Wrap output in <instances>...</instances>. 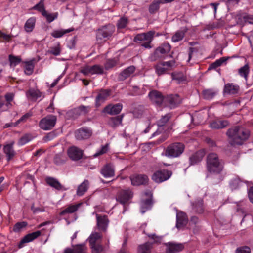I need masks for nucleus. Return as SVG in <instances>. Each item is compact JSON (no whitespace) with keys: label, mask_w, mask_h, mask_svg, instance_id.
I'll list each match as a JSON object with an SVG mask.
<instances>
[{"label":"nucleus","mask_w":253,"mask_h":253,"mask_svg":"<svg viewBox=\"0 0 253 253\" xmlns=\"http://www.w3.org/2000/svg\"><path fill=\"white\" fill-rule=\"evenodd\" d=\"M229 144L232 146L242 145L250 136L249 129L241 126H236L229 128L226 133Z\"/></svg>","instance_id":"f257e3e1"},{"label":"nucleus","mask_w":253,"mask_h":253,"mask_svg":"<svg viewBox=\"0 0 253 253\" xmlns=\"http://www.w3.org/2000/svg\"><path fill=\"white\" fill-rule=\"evenodd\" d=\"M223 169L222 162L216 154L211 153L207 156V169L209 172L218 174L222 171Z\"/></svg>","instance_id":"f03ea898"},{"label":"nucleus","mask_w":253,"mask_h":253,"mask_svg":"<svg viewBox=\"0 0 253 253\" xmlns=\"http://www.w3.org/2000/svg\"><path fill=\"white\" fill-rule=\"evenodd\" d=\"M116 30L115 25L108 24L99 27L96 32V39L98 43H102L109 40Z\"/></svg>","instance_id":"7ed1b4c3"},{"label":"nucleus","mask_w":253,"mask_h":253,"mask_svg":"<svg viewBox=\"0 0 253 253\" xmlns=\"http://www.w3.org/2000/svg\"><path fill=\"white\" fill-rule=\"evenodd\" d=\"M184 148L185 146L182 143H173L167 147L164 155L169 158L178 157L182 154Z\"/></svg>","instance_id":"20e7f679"},{"label":"nucleus","mask_w":253,"mask_h":253,"mask_svg":"<svg viewBox=\"0 0 253 253\" xmlns=\"http://www.w3.org/2000/svg\"><path fill=\"white\" fill-rule=\"evenodd\" d=\"M172 175V171L162 169L155 171L151 176L152 180L157 183H161L168 180Z\"/></svg>","instance_id":"39448f33"},{"label":"nucleus","mask_w":253,"mask_h":253,"mask_svg":"<svg viewBox=\"0 0 253 253\" xmlns=\"http://www.w3.org/2000/svg\"><path fill=\"white\" fill-rule=\"evenodd\" d=\"M56 122V117L55 116H47L40 121L39 126L42 129L45 130H50L54 126Z\"/></svg>","instance_id":"423d86ee"},{"label":"nucleus","mask_w":253,"mask_h":253,"mask_svg":"<svg viewBox=\"0 0 253 253\" xmlns=\"http://www.w3.org/2000/svg\"><path fill=\"white\" fill-rule=\"evenodd\" d=\"M171 46L168 43H164L157 47L153 54L155 60L162 59L165 57L170 50Z\"/></svg>","instance_id":"0eeeda50"},{"label":"nucleus","mask_w":253,"mask_h":253,"mask_svg":"<svg viewBox=\"0 0 253 253\" xmlns=\"http://www.w3.org/2000/svg\"><path fill=\"white\" fill-rule=\"evenodd\" d=\"M88 107L84 105L80 106L68 111L66 113V116L68 118L75 119L81 115H85L88 112Z\"/></svg>","instance_id":"6e6552de"},{"label":"nucleus","mask_w":253,"mask_h":253,"mask_svg":"<svg viewBox=\"0 0 253 253\" xmlns=\"http://www.w3.org/2000/svg\"><path fill=\"white\" fill-rule=\"evenodd\" d=\"M180 103L181 100L178 94H170L165 96L164 104L171 109L175 107Z\"/></svg>","instance_id":"1a4fd4ad"},{"label":"nucleus","mask_w":253,"mask_h":253,"mask_svg":"<svg viewBox=\"0 0 253 253\" xmlns=\"http://www.w3.org/2000/svg\"><path fill=\"white\" fill-rule=\"evenodd\" d=\"M130 178L131 184L134 186L146 185L149 182L148 177L145 174H134Z\"/></svg>","instance_id":"9d476101"},{"label":"nucleus","mask_w":253,"mask_h":253,"mask_svg":"<svg viewBox=\"0 0 253 253\" xmlns=\"http://www.w3.org/2000/svg\"><path fill=\"white\" fill-rule=\"evenodd\" d=\"M69 157L73 161H78L82 158L83 151L76 146L70 147L68 150Z\"/></svg>","instance_id":"9b49d317"},{"label":"nucleus","mask_w":253,"mask_h":253,"mask_svg":"<svg viewBox=\"0 0 253 253\" xmlns=\"http://www.w3.org/2000/svg\"><path fill=\"white\" fill-rule=\"evenodd\" d=\"M92 130L87 127H82L75 132V136L78 140L88 139L92 135Z\"/></svg>","instance_id":"f8f14e48"},{"label":"nucleus","mask_w":253,"mask_h":253,"mask_svg":"<svg viewBox=\"0 0 253 253\" xmlns=\"http://www.w3.org/2000/svg\"><path fill=\"white\" fill-rule=\"evenodd\" d=\"M171 117V115L170 114H167L162 116L161 118L157 122L158 129L153 134L152 136H154L156 135L160 134L164 131L165 128L166 127V126H165V125L169 121Z\"/></svg>","instance_id":"ddd939ff"},{"label":"nucleus","mask_w":253,"mask_h":253,"mask_svg":"<svg viewBox=\"0 0 253 253\" xmlns=\"http://www.w3.org/2000/svg\"><path fill=\"white\" fill-rule=\"evenodd\" d=\"M81 72L85 76H87L89 74H102L103 73V68L97 64H94L91 67L86 66L81 69Z\"/></svg>","instance_id":"4468645a"},{"label":"nucleus","mask_w":253,"mask_h":253,"mask_svg":"<svg viewBox=\"0 0 253 253\" xmlns=\"http://www.w3.org/2000/svg\"><path fill=\"white\" fill-rule=\"evenodd\" d=\"M192 47H190L188 50V59L187 62H189L191 60H196L200 54V48L196 43H189Z\"/></svg>","instance_id":"2eb2a0df"},{"label":"nucleus","mask_w":253,"mask_h":253,"mask_svg":"<svg viewBox=\"0 0 253 253\" xmlns=\"http://www.w3.org/2000/svg\"><path fill=\"white\" fill-rule=\"evenodd\" d=\"M97 226L98 229L105 232L109 222L108 216L106 215L96 214Z\"/></svg>","instance_id":"dca6fc26"},{"label":"nucleus","mask_w":253,"mask_h":253,"mask_svg":"<svg viewBox=\"0 0 253 253\" xmlns=\"http://www.w3.org/2000/svg\"><path fill=\"white\" fill-rule=\"evenodd\" d=\"M149 97L153 103L157 105H161L164 102V98L162 94L157 90H152L149 93Z\"/></svg>","instance_id":"f3484780"},{"label":"nucleus","mask_w":253,"mask_h":253,"mask_svg":"<svg viewBox=\"0 0 253 253\" xmlns=\"http://www.w3.org/2000/svg\"><path fill=\"white\" fill-rule=\"evenodd\" d=\"M132 193L129 190H121L117 195L116 200L122 204H125L131 198Z\"/></svg>","instance_id":"a211bd4d"},{"label":"nucleus","mask_w":253,"mask_h":253,"mask_svg":"<svg viewBox=\"0 0 253 253\" xmlns=\"http://www.w3.org/2000/svg\"><path fill=\"white\" fill-rule=\"evenodd\" d=\"M122 107V104L121 103L109 104L104 108L103 112L111 115H117L121 112Z\"/></svg>","instance_id":"6ab92c4d"},{"label":"nucleus","mask_w":253,"mask_h":253,"mask_svg":"<svg viewBox=\"0 0 253 253\" xmlns=\"http://www.w3.org/2000/svg\"><path fill=\"white\" fill-rule=\"evenodd\" d=\"M41 234V232L39 230L29 233L25 236L20 241L18 244L19 248H21L24 246V244L32 241L38 238Z\"/></svg>","instance_id":"aec40b11"},{"label":"nucleus","mask_w":253,"mask_h":253,"mask_svg":"<svg viewBox=\"0 0 253 253\" xmlns=\"http://www.w3.org/2000/svg\"><path fill=\"white\" fill-rule=\"evenodd\" d=\"M167 253H174L182 251L184 246L182 244L168 242L165 244Z\"/></svg>","instance_id":"412c9836"},{"label":"nucleus","mask_w":253,"mask_h":253,"mask_svg":"<svg viewBox=\"0 0 253 253\" xmlns=\"http://www.w3.org/2000/svg\"><path fill=\"white\" fill-rule=\"evenodd\" d=\"M188 223V217L185 213L179 211L176 214V227L178 229H181L185 227Z\"/></svg>","instance_id":"4be33fe9"},{"label":"nucleus","mask_w":253,"mask_h":253,"mask_svg":"<svg viewBox=\"0 0 253 253\" xmlns=\"http://www.w3.org/2000/svg\"><path fill=\"white\" fill-rule=\"evenodd\" d=\"M110 95V89H101L96 97V106H99L101 103L104 102Z\"/></svg>","instance_id":"5701e85b"},{"label":"nucleus","mask_w":253,"mask_h":253,"mask_svg":"<svg viewBox=\"0 0 253 253\" xmlns=\"http://www.w3.org/2000/svg\"><path fill=\"white\" fill-rule=\"evenodd\" d=\"M86 247L84 244H77L73 246V248H66L63 253H86Z\"/></svg>","instance_id":"b1692460"},{"label":"nucleus","mask_w":253,"mask_h":253,"mask_svg":"<svg viewBox=\"0 0 253 253\" xmlns=\"http://www.w3.org/2000/svg\"><path fill=\"white\" fill-rule=\"evenodd\" d=\"M100 172L106 178L113 177L115 175L114 166L111 163L107 164L101 169Z\"/></svg>","instance_id":"393cba45"},{"label":"nucleus","mask_w":253,"mask_h":253,"mask_svg":"<svg viewBox=\"0 0 253 253\" xmlns=\"http://www.w3.org/2000/svg\"><path fill=\"white\" fill-rule=\"evenodd\" d=\"M154 34V33L152 31L138 34L135 37L134 41L136 42H140L142 41H146V40H152Z\"/></svg>","instance_id":"a878e982"},{"label":"nucleus","mask_w":253,"mask_h":253,"mask_svg":"<svg viewBox=\"0 0 253 253\" xmlns=\"http://www.w3.org/2000/svg\"><path fill=\"white\" fill-rule=\"evenodd\" d=\"M45 181L48 185L58 191L66 190L64 186L61 184L59 181L53 177H47L45 179Z\"/></svg>","instance_id":"bb28decb"},{"label":"nucleus","mask_w":253,"mask_h":253,"mask_svg":"<svg viewBox=\"0 0 253 253\" xmlns=\"http://www.w3.org/2000/svg\"><path fill=\"white\" fill-rule=\"evenodd\" d=\"M205 155L203 150H199L193 154L190 158V165H195L200 162Z\"/></svg>","instance_id":"cd10ccee"},{"label":"nucleus","mask_w":253,"mask_h":253,"mask_svg":"<svg viewBox=\"0 0 253 253\" xmlns=\"http://www.w3.org/2000/svg\"><path fill=\"white\" fill-rule=\"evenodd\" d=\"M173 64H156L155 69L158 75L167 73L168 71L172 69Z\"/></svg>","instance_id":"c85d7f7f"},{"label":"nucleus","mask_w":253,"mask_h":253,"mask_svg":"<svg viewBox=\"0 0 253 253\" xmlns=\"http://www.w3.org/2000/svg\"><path fill=\"white\" fill-rule=\"evenodd\" d=\"M229 124V123L227 120H218L211 122L210 126L213 129H222L228 126Z\"/></svg>","instance_id":"c756f323"},{"label":"nucleus","mask_w":253,"mask_h":253,"mask_svg":"<svg viewBox=\"0 0 253 253\" xmlns=\"http://www.w3.org/2000/svg\"><path fill=\"white\" fill-rule=\"evenodd\" d=\"M161 4H164V0H154L149 5V13L151 14H155L159 10Z\"/></svg>","instance_id":"7c9ffc66"},{"label":"nucleus","mask_w":253,"mask_h":253,"mask_svg":"<svg viewBox=\"0 0 253 253\" xmlns=\"http://www.w3.org/2000/svg\"><path fill=\"white\" fill-rule=\"evenodd\" d=\"M13 144L14 142H12L10 144L4 146L3 152L6 155L8 161H9L15 155V153L13 148Z\"/></svg>","instance_id":"2f4dec72"},{"label":"nucleus","mask_w":253,"mask_h":253,"mask_svg":"<svg viewBox=\"0 0 253 253\" xmlns=\"http://www.w3.org/2000/svg\"><path fill=\"white\" fill-rule=\"evenodd\" d=\"M239 87L233 84H226L224 88V93L230 94H235L238 93Z\"/></svg>","instance_id":"473e14b6"},{"label":"nucleus","mask_w":253,"mask_h":253,"mask_svg":"<svg viewBox=\"0 0 253 253\" xmlns=\"http://www.w3.org/2000/svg\"><path fill=\"white\" fill-rule=\"evenodd\" d=\"M153 205L152 198H148L141 202V212L144 213L147 210L150 209Z\"/></svg>","instance_id":"72a5a7b5"},{"label":"nucleus","mask_w":253,"mask_h":253,"mask_svg":"<svg viewBox=\"0 0 253 253\" xmlns=\"http://www.w3.org/2000/svg\"><path fill=\"white\" fill-rule=\"evenodd\" d=\"M123 115L110 118L108 124L112 127H116L121 124Z\"/></svg>","instance_id":"f704fd0d"},{"label":"nucleus","mask_w":253,"mask_h":253,"mask_svg":"<svg viewBox=\"0 0 253 253\" xmlns=\"http://www.w3.org/2000/svg\"><path fill=\"white\" fill-rule=\"evenodd\" d=\"M216 94L217 91L213 89H204L202 91L204 98L207 100L212 99Z\"/></svg>","instance_id":"c9c22d12"},{"label":"nucleus","mask_w":253,"mask_h":253,"mask_svg":"<svg viewBox=\"0 0 253 253\" xmlns=\"http://www.w3.org/2000/svg\"><path fill=\"white\" fill-rule=\"evenodd\" d=\"M89 185V181L85 180L78 187L77 194L78 196H82L87 191Z\"/></svg>","instance_id":"e433bc0d"},{"label":"nucleus","mask_w":253,"mask_h":253,"mask_svg":"<svg viewBox=\"0 0 253 253\" xmlns=\"http://www.w3.org/2000/svg\"><path fill=\"white\" fill-rule=\"evenodd\" d=\"M193 209L195 211V212L201 214L204 211L203 208V201L202 199H199L193 204Z\"/></svg>","instance_id":"4c0bfd02"},{"label":"nucleus","mask_w":253,"mask_h":253,"mask_svg":"<svg viewBox=\"0 0 253 253\" xmlns=\"http://www.w3.org/2000/svg\"><path fill=\"white\" fill-rule=\"evenodd\" d=\"M36 19L35 17L29 18L26 22L24 26L25 30L27 32H31L35 26Z\"/></svg>","instance_id":"58836bf2"},{"label":"nucleus","mask_w":253,"mask_h":253,"mask_svg":"<svg viewBox=\"0 0 253 253\" xmlns=\"http://www.w3.org/2000/svg\"><path fill=\"white\" fill-rule=\"evenodd\" d=\"M81 204L76 205H70L64 210H63L60 213V215H64L67 213H72L75 212L80 207Z\"/></svg>","instance_id":"ea45409f"},{"label":"nucleus","mask_w":253,"mask_h":253,"mask_svg":"<svg viewBox=\"0 0 253 253\" xmlns=\"http://www.w3.org/2000/svg\"><path fill=\"white\" fill-rule=\"evenodd\" d=\"M152 246V243L149 242L139 246L138 253H150Z\"/></svg>","instance_id":"a19ab883"},{"label":"nucleus","mask_w":253,"mask_h":253,"mask_svg":"<svg viewBox=\"0 0 253 253\" xmlns=\"http://www.w3.org/2000/svg\"><path fill=\"white\" fill-rule=\"evenodd\" d=\"M186 31L180 30L177 31L172 37V41L174 42H179L183 39L184 37Z\"/></svg>","instance_id":"79ce46f5"},{"label":"nucleus","mask_w":253,"mask_h":253,"mask_svg":"<svg viewBox=\"0 0 253 253\" xmlns=\"http://www.w3.org/2000/svg\"><path fill=\"white\" fill-rule=\"evenodd\" d=\"M171 77L173 80H176L178 83H180L186 80V77L182 72L172 73Z\"/></svg>","instance_id":"37998d69"},{"label":"nucleus","mask_w":253,"mask_h":253,"mask_svg":"<svg viewBox=\"0 0 253 253\" xmlns=\"http://www.w3.org/2000/svg\"><path fill=\"white\" fill-rule=\"evenodd\" d=\"M128 23V19L126 17L123 16L120 18L117 21V27L118 29L126 28Z\"/></svg>","instance_id":"c03bdc74"},{"label":"nucleus","mask_w":253,"mask_h":253,"mask_svg":"<svg viewBox=\"0 0 253 253\" xmlns=\"http://www.w3.org/2000/svg\"><path fill=\"white\" fill-rule=\"evenodd\" d=\"M73 30L74 29H68L65 30H54L52 32L51 35L54 38H59L62 37L64 34L73 31Z\"/></svg>","instance_id":"a18cd8bd"},{"label":"nucleus","mask_w":253,"mask_h":253,"mask_svg":"<svg viewBox=\"0 0 253 253\" xmlns=\"http://www.w3.org/2000/svg\"><path fill=\"white\" fill-rule=\"evenodd\" d=\"M250 67L248 64H245V65L240 68L238 70V73L239 75L243 77L246 80L247 79L248 75L249 73Z\"/></svg>","instance_id":"49530a36"},{"label":"nucleus","mask_w":253,"mask_h":253,"mask_svg":"<svg viewBox=\"0 0 253 253\" xmlns=\"http://www.w3.org/2000/svg\"><path fill=\"white\" fill-rule=\"evenodd\" d=\"M42 15L46 18V20L48 23H51L57 18L58 13L57 12L48 13L46 11H44L43 13H42Z\"/></svg>","instance_id":"de8ad7c7"},{"label":"nucleus","mask_w":253,"mask_h":253,"mask_svg":"<svg viewBox=\"0 0 253 253\" xmlns=\"http://www.w3.org/2000/svg\"><path fill=\"white\" fill-rule=\"evenodd\" d=\"M101 237L102 236L99 233L94 232L92 233L88 238V241L90 245L94 244H96L97 241L101 239Z\"/></svg>","instance_id":"09e8293b"},{"label":"nucleus","mask_w":253,"mask_h":253,"mask_svg":"<svg viewBox=\"0 0 253 253\" xmlns=\"http://www.w3.org/2000/svg\"><path fill=\"white\" fill-rule=\"evenodd\" d=\"M33 137L30 134H25L22 136L18 141V144L19 145H23L29 142L33 139Z\"/></svg>","instance_id":"8fccbe9b"},{"label":"nucleus","mask_w":253,"mask_h":253,"mask_svg":"<svg viewBox=\"0 0 253 253\" xmlns=\"http://www.w3.org/2000/svg\"><path fill=\"white\" fill-rule=\"evenodd\" d=\"M28 223L26 221L16 223L13 228V231L15 232H19L23 228L26 227Z\"/></svg>","instance_id":"3c124183"},{"label":"nucleus","mask_w":253,"mask_h":253,"mask_svg":"<svg viewBox=\"0 0 253 253\" xmlns=\"http://www.w3.org/2000/svg\"><path fill=\"white\" fill-rule=\"evenodd\" d=\"M144 111V107L142 105H139L135 107L133 111V114L135 117L139 118L143 114Z\"/></svg>","instance_id":"603ef678"},{"label":"nucleus","mask_w":253,"mask_h":253,"mask_svg":"<svg viewBox=\"0 0 253 253\" xmlns=\"http://www.w3.org/2000/svg\"><path fill=\"white\" fill-rule=\"evenodd\" d=\"M28 96H30L33 99H37L41 96V93L37 90L30 89L27 93Z\"/></svg>","instance_id":"864d4df0"},{"label":"nucleus","mask_w":253,"mask_h":253,"mask_svg":"<svg viewBox=\"0 0 253 253\" xmlns=\"http://www.w3.org/2000/svg\"><path fill=\"white\" fill-rule=\"evenodd\" d=\"M32 9L38 10L41 12L42 14L43 13L44 11H46L44 6V0H41L40 2L36 4L33 8Z\"/></svg>","instance_id":"5fc2aeb1"},{"label":"nucleus","mask_w":253,"mask_h":253,"mask_svg":"<svg viewBox=\"0 0 253 253\" xmlns=\"http://www.w3.org/2000/svg\"><path fill=\"white\" fill-rule=\"evenodd\" d=\"M90 248L92 249V253H100L103 250L102 246L97 243L90 245Z\"/></svg>","instance_id":"6e6d98bb"},{"label":"nucleus","mask_w":253,"mask_h":253,"mask_svg":"<svg viewBox=\"0 0 253 253\" xmlns=\"http://www.w3.org/2000/svg\"><path fill=\"white\" fill-rule=\"evenodd\" d=\"M241 182L240 178L238 177L233 178L230 181V186L232 189H237Z\"/></svg>","instance_id":"4d7b16f0"},{"label":"nucleus","mask_w":253,"mask_h":253,"mask_svg":"<svg viewBox=\"0 0 253 253\" xmlns=\"http://www.w3.org/2000/svg\"><path fill=\"white\" fill-rule=\"evenodd\" d=\"M250 248L247 246H244L238 248L236 250V253H250Z\"/></svg>","instance_id":"13d9d810"},{"label":"nucleus","mask_w":253,"mask_h":253,"mask_svg":"<svg viewBox=\"0 0 253 253\" xmlns=\"http://www.w3.org/2000/svg\"><path fill=\"white\" fill-rule=\"evenodd\" d=\"M49 53L55 56H58L60 54L61 50L59 45L50 47L48 51Z\"/></svg>","instance_id":"bf43d9fd"},{"label":"nucleus","mask_w":253,"mask_h":253,"mask_svg":"<svg viewBox=\"0 0 253 253\" xmlns=\"http://www.w3.org/2000/svg\"><path fill=\"white\" fill-rule=\"evenodd\" d=\"M34 68V64H25L24 67L25 73L28 75L32 74L33 72Z\"/></svg>","instance_id":"052dcab7"},{"label":"nucleus","mask_w":253,"mask_h":253,"mask_svg":"<svg viewBox=\"0 0 253 253\" xmlns=\"http://www.w3.org/2000/svg\"><path fill=\"white\" fill-rule=\"evenodd\" d=\"M9 61L10 63H20L21 59L20 56H15L12 54L9 55Z\"/></svg>","instance_id":"680f3d73"},{"label":"nucleus","mask_w":253,"mask_h":253,"mask_svg":"<svg viewBox=\"0 0 253 253\" xmlns=\"http://www.w3.org/2000/svg\"><path fill=\"white\" fill-rule=\"evenodd\" d=\"M56 137V133L52 131L47 134L43 138L44 142H46L54 139Z\"/></svg>","instance_id":"e2e57ef3"},{"label":"nucleus","mask_w":253,"mask_h":253,"mask_svg":"<svg viewBox=\"0 0 253 253\" xmlns=\"http://www.w3.org/2000/svg\"><path fill=\"white\" fill-rule=\"evenodd\" d=\"M107 147H108V144H107L105 146H103L100 150H99L97 153H95L93 155V157L94 158H96L100 155H103V154L106 153L107 151Z\"/></svg>","instance_id":"0e129e2a"},{"label":"nucleus","mask_w":253,"mask_h":253,"mask_svg":"<svg viewBox=\"0 0 253 253\" xmlns=\"http://www.w3.org/2000/svg\"><path fill=\"white\" fill-rule=\"evenodd\" d=\"M129 75L126 72V71L124 70L118 76V81H123L126 80L127 78L129 77Z\"/></svg>","instance_id":"69168bd1"},{"label":"nucleus","mask_w":253,"mask_h":253,"mask_svg":"<svg viewBox=\"0 0 253 253\" xmlns=\"http://www.w3.org/2000/svg\"><path fill=\"white\" fill-rule=\"evenodd\" d=\"M31 210L33 211V212L34 214L40 212H44L45 211L44 209L42 207H37L35 208L34 207V204H33L31 207Z\"/></svg>","instance_id":"338daca9"},{"label":"nucleus","mask_w":253,"mask_h":253,"mask_svg":"<svg viewBox=\"0 0 253 253\" xmlns=\"http://www.w3.org/2000/svg\"><path fill=\"white\" fill-rule=\"evenodd\" d=\"M242 18L245 22L253 24V15H244L242 16Z\"/></svg>","instance_id":"774afa93"}]
</instances>
